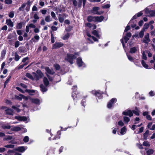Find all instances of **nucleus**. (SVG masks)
I'll use <instances>...</instances> for the list:
<instances>
[{"label": "nucleus", "instance_id": "nucleus-1", "mask_svg": "<svg viewBox=\"0 0 155 155\" xmlns=\"http://www.w3.org/2000/svg\"><path fill=\"white\" fill-rule=\"evenodd\" d=\"M76 57L73 54H68L65 58L64 60L65 61H68L71 64H72L73 63V60L75 59Z\"/></svg>", "mask_w": 155, "mask_h": 155}, {"label": "nucleus", "instance_id": "nucleus-2", "mask_svg": "<svg viewBox=\"0 0 155 155\" xmlns=\"http://www.w3.org/2000/svg\"><path fill=\"white\" fill-rule=\"evenodd\" d=\"M15 118L20 121H23L26 123H27L29 120L28 117L25 116H15Z\"/></svg>", "mask_w": 155, "mask_h": 155}, {"label": "nucleus", "instance_id": "nucleus-3", "mask_svg": "<svg viewBox=\"0 0 155 155\" xmlns=\"http://www.w3.org/2000/svg\"><path fill=\"white\" fill-rule=\"evenodd\" d=\"M145 12L147 15L149 17H153L155 16V12L152 10H149L148 9L145 10Z\"/></svg>", "mask_w": 155, "mask_h": 155}, {"label": "nucleus", "instance_id": "nucleus-4", "mask_svg": "<svg viewBox=\"0 0 155 155\" xmlns=\"http://www.w3.org/2000/svg\"><path fill=\"white\" fill-rule=\"evenodd\" d=\"M150 41V40L149 38V34L148 33H147L144 36L142 41L143 43L148 44Z\"/></svg>", "mask_w": 155, "mask_h": 155}, {"label": "nucleus", "instance_id": "nucleus-5", "mask_svg": "<svg viewBox=\"0 0 155 155\" xmlns=\"http://www.w3.org/2000/svg\"><path fill=\"white\" fill-rule=\"evenodd\" d=\"M117 101V99L115 98H112L109 102L108 103L107 105V107L109 108H111L113 104L111 103L112 102V104H114V103Z\"/></svg>", "mask_w": 155, "mask_h": 155}, {"label": "nucleus", "instance_id": "nucleus-6", "mask_svg": "<svg viewBox=\"0 0 155 155\" xmlns=\"http://www.w3.org/2000/svg\"><path fill=\"white\" fill-rule=\"evenodd\" d=\"M139 48L138 46H137L130 48V53L131 54L135 53L137 51H139Z\"/></svg>", "mask_w": 155, "mask_h": 155}, {"label": "nucleus", "instance_id": "nucleus-7", "mask_svg": "<svg viewBox=\"0 0 155 155\" xmlns=\"http://www.w3.org/2000/svg\"><path fill=\"white\" fill-rule=\"evenodd\" d=\"M99 8L98 7H95L93 8L92 10L93 13L94 14H97V15H101L102 14L103 12H99L98 10H99Z\"/></svg>", "mask_w": 155, "mask_h": 155}, {"label": "nucleus", "instance_id": "nucleus-8", "mask_svg": "<svg viewBox=\"0 0 155 155\" xmlns=\"http://www.w3.org/2000/svg\"><path fill=\"white\" fill-rule=\"evenodd\" d=\"M63 44L61 42H56L53 45L52 48L53 49L58 48L62 47Z\"/></svg>", "mask_w": 155, "mask_h": 155}, {"label": "nucleus", "instance_id": "nucleus-9", "mask_svg": "<svg viewBox=\"0 0 155 155\" xmlns=\"http://www.w3.org/2000/svg\"><path fill=\"white\" fill-rule=\"evenodd\" d=\"M123 114L125 115H128L131 117L133 115L132 111L130 110H126L123 113Z\"/></svg>", "mask_w": 155, "mask_h": 155}, {"label": "nucleus", "instance_id": "nucleus-10", "mask_svg": "<svg viewBox=\"0 0 155 155\" xmlns=\"http://www.w3.org/2000/svg\"><path fill=\"white\" fill-rule=\"evenodd\" d=\"M6 24L11 27H12L14 26L13 22L10 18L7 19L6 20Z\"/></svg>", "mask_w": 155, "mask_h": 155}, {"label": "nucleus", "instance_id": "nucleus-11", "mask_svg": "<svg viewBox=\"0 0 155 155\" xmlns=\"http://www.w3.org/2000/svg\"><path fill=\"white\" fill-rule=\"evenodd\" d=\"M77 64L79 67L84 66V64L82 60V58H79L77 59Z\"/></svg>", "mask_w": 155, "mask_h": 155}, {"label": "nucleus", "instance_id": "nucleus-12", "mask_svg": "<svg viewBox=\"0 0 155 155\" xmlns=\"http://www.w3.org/2000/svg\"><path fill=\"white\" fill-rule=\"evenodd\" d=\"M39 36L37 35H36L34 36V38H32L31 39V40H30V41L31 42H34L35 43L38 41L39 39Z\"/></svg>", "mask_w": 155, "mask_h": 155}, {"label": "nucleus", "instance_id": "nucleus-13", "mask_svg": "<svg viewBox=\"0 0 155 155\" xmlns=\"http://www.w3.org/2000/svg\"><path fill=\"white\" fill-rule=\"evenodd\" d=\"M27 148V147H21L17 148L16 150L20 152H23Z\"/></svg>", "mask_w": 155, "mask_h": 155}, {"label": "nucleus", "instance_id": "nucleus-14", "mask_svg": "<svg viewBox=\"0 0 155 155\" xmlns=\"http://www.w3.org/2000/svg\"><path fill=\"white\" fill-rule=\"evenodd\" d=\"M131 36V34L130 32L127 33L126 35L124 37V39L125 41V43H127L128 41L129 40V38Z\"/></svg>", "mask_w": 155, "mask_h": 155}, {"label": "nucleus", "instance_id": "nucleus-15", "mask_svg": "<svg viewBox=\"0 0 155 155\" xmlns=\"http://www.w3.org/2000/svg\"><path fill=\"white\" fill-rule=\"evenodd\" d=\"M104 19V17L103 16H95V22H101Z\"/></svg>", "mask_w": 155, "mask_h": 155}, {"label": "nucleus", "instance_id": "nucleus-16", "mask_svg": "<svg viewBox=\"0 0 155 155\" xmlns=\"http://www.w3.org/2000/svg\"><path fill=\"white\" fill-rule=\"evenodd\" d=\"M21 128L19 126H12L11 130L14 131H18L21 130Z\"/></svg>", "mask_w": 155, "mask_h": 155}, {"label": "nucleus", "instance_id": "nucleus-17", "mask_svg": "<svg viewBox=\"0 0 155 155\" xmlns=\"http://www.w3.org/2000/svg\"><path fill=\"white\" fill-rule=\"evenodd\" d=\"M45 70L47 72L48 74L53 75L54 73V72L53 70H51L48 67H46Z\"/></svg>", "mask_w": 155, "mask_h": 155}, {"label": "nucleus", "instance_id": "nucleus-18", "mask_svg": "<svg viewBox=\"0 0 155 155\" xmlns=\"http://www.w3.org/2000/svg\"><path fill=\"white\" fill-rule=\"evenodd\" d=\"M87 20L88 21L90 22L92 21L95 22V16H88L87 17Z\"/></svg>", "mask_w": 155, "mask_h": 155}, {"label": "nucleus", "instance_id": "nucleus-19", "mask_svg": "<svg viewBox=\"0 0 155 155\" xmlns=\"http://www.w3.org/2000/svg\"><path fill=\"white\" fill-rule=\"evenodd\" d=\"M43 81L46 86H48L49 84V81L46 77H44L43 79Z\"/></svg>", "mask_w": 155, "mask_h": 155}, {"label": "nucleus", "instance_id": "nucleus-20", "mask_svg": "<svg viewBox=\"0 0 155 155\" xmlns=\"http://www.w3.org/2000/svg\"><path fill=\"white\" fill-rule=\"evenodd\" d=\"M32 74L33 75L34 80L37 81L40 78H41L40 77H39V75L37 74V73H36L35 72H33L32 73Z\"/></svg>", "mask_w": 155, "mask_h": 155}, {"label": "nucleus", "instance_id": "nucleus-21", "mask_svg": "<svg viewBox=\"0 0 155 155\" xmlns=\"http://www.w3.org/2000/svg\"><path fill=\"white\" fill-rule=\"evenodd\" d=\"M31 101L32 103L36 104H40V100L36 98L31 99Z\"/></svg>", "mask_w": 155, "mask_h": 155}, {"label": "nucleus", "instance_id": "nucleus-22", "mask_svg": "<svg viewBox=\"0 0 155 155\" xmlns=\"http://www.w3.org/2000/svg\"><path fill=\"white\" fill-rule=\"evenodd\" d=\"M2 128L4 129H11L12 126L8 124H3L2 126Z\"/></svg>", "mask_w": 155, "mask_h": 155}, {"label": "nucleus", "instance_id": "nucleus-23", "mask_svg": "<svg viewBox=\"0 0 155 155\" xmlns=\"http://www.w3.org/2000/svg\"><path fill=\"white\" fill-rule=\"evenodd\" d=\"M146 151L147 154L148 155H150L152 154L154 152V150L152 149H148L147 150L146 149H145Z\"/></svg>", "mask_w": 155, "mask_h": 155}, {"label": "nucleus", "instance_id": "nucleus-24", "mask_svg": "<svg viewBox=\"0 0 155 155\" xmlns=\"http://www.w3.org/2000/svg\"><path fill=\"white\" fill-rule=\"evenodd\" d=\"M25 92H28L30 95H33L35 92V91L33 90L26 89L25 90Z\"/></svg>", "mask_w": 155, "mask_h": 155}, {"label": "nucleus", "instance_id": "nucleus-25", "mask_svg": "<svg viewBox=\"0 0 155 155\" xmlns=\"http://www.w3.org/2000/svg\"><path fill=\"white\" fill-rule=\"evenodd\" d=\"M5 113L9 115H13V110L11 109H8L5 110Z\"/></svg>", "mask_w": 155, "mask_h": 155}, {"label": "nucleus", "instance_id": "nucleus-26", "mask_svg": "<svg viewBox=\"0 0 155 155\" xmlns=\"http://www.w3.org/2000/svg\"><path fill=\"white\" fill-rule=\"evenodd\" d=\"M70 36V34L69 33H67L62 37V38L64 40H68Z\"/></svg>", "mask_w": 155, "mask_h": 155}, {"label": "nucleus", "instance_id": "nucleus-27", "mask_svg": "<svg viewBox=\"0 0 155 155\" xmlns=\"http://www.w3.org/2000/svg\"><path fill=\"white\" fill-rule=\"evenodd\" d=\"M126 130L127 129L125 126L122 128V129H121V131L120 132V133L121 134V135H123L125 134L126 132Z\"/></svg>", "mask_w": 155, "mask_h": 155}, {"label": "nucleus", "instance_id": "nucleus-28", "mask_svg": "<svg viewBox=\"0 0 155 155\" xmlns=\"http://www.w3.org/2000/svg\"><path fill=\"white\" fill-rule=\"evenodd\" d=\"M15 15V12L13 11L10 12L8 14V17L10 18H13Z\"/></svg>", "mask_w": 155, "mask_h": 155}, {"label": "nucleus", "instance_id": "nucleus-29", "mask_svg": "<svg viewBox=\"0 0 155 155\" xmlns=\"http://www.w3.org/2000/svg\"><path fill=\"white\" fill-rule=\"evenodd\" d=\"M40 87L42 92H45L47 90L46 88L43 84H41L40 85Z\"/></svg>", "mask_w": 155, "mask_h": 155}, {"label": "nucleus", "instance_id": "nucleus-30", "mask_svg": "<svg viewBox=\"0 0 155 155\" xmlns=\"http://www.w3.org/2000/svg\"><path fill=\"white\" fill-rule=\"evenodd\" d=\"M45 20L47 22H49L52 21V19L50 15H48L45 17Z\"/></svg>", "mask_w": 155, "mask_h": 155}, {"label": "nucleus", "instance_id": "nucleus-31", "mask_svg": "<svg viewBox=\"0 0 155 155\" xmlns=\"http://www.w3.org/2000/svg\"><path fill=\"white\" fill-rule=\"evenodd\" d=\"M13 138V137L12 136L7 135L4 138V140H11Z\"/></svg>", "mask_w": 155, "mask_h": 155}, {"label": "nucleus", "instance_id": "nucleus-32", "mask_svg": "<svg viewBox=\"0 0 155 155\" xmlns=\"http://www.w3.org/2000/svg\"><path fill=\"white\" fill-rule=\"evenodd\" d=\"M141 64L144 68L147 69H148V65L143 60H142Z\"/></svg>", "mask_w": 155, "mask_h": 155}, {"label": "nucleus", "instance_id": "nucleus-33", "mask_svg": "<svg viewBox=\"0 0 155 155\" xmlns=\"http://www.w3.org/2000/svg\"><path fill=\"white\" fill-rule=\"evenodd\" d=\"M6 53V51L5 50H3L1 53V57L2 59H3Z\"/></svg>", "mask_w": 155, "mask_h": 155}, {"label": "nucleus", "instance_id": "nucleus-34", "mask_svg": "<svg viewBox=\"0 0 155 155\" xmlns=\"http://www.w3.org/2000/svg\"><path fill=\"white\" fill-rule=\"evenodd\" d=\"M26 76L32 80H34V78L33 75H32L29 73H26Z\"/></svg>", "mask_w": 155, "mask_h": 155}, {"label": "nucleus", "instance_id": "nucleus-35", "mask_svg": "<svg viewBox=\"0 0 155 155\" xmlns=\"http://www.w3.org/2000/svg\"><path fill=\"white\" fill-rule=\"evenodd\" d=\"M26 4V3H24L22 4L21 7L19 8V10L21 11H23L24 8L25 7Z\"/></svg>", "mask_w": 155, "mask_h": 155}, {"label": "nucleus", "instance_id": "nucleus-36", "mask_svg": "<svg viewBox=\"0 0 155 155\" xmlns=\"http://www.w3.org/2000/svg\"><path fill=\"white\" fill-rule=\"evenodd\" d=\"M23 22H20L18 23L16 25V28L18 29H21L22 28V25L23 24Z\"/></svg>", "mask_w": 155, "mask_h": 155}, {"label": "nucleus", "instance_id": "nucleus-37", "mask_svg": "<svg viewBox=\"0 0 155 155\" xmlns=\"http://www.w3.org/2000/svg\"><path fill=\"white\" fill-rule=\"evenodd\" d=\"M37 74L39 75L41 78L43 76V74L40 70H38L36 71Z\"/></svg>", "mask_w": 155, "mask_h": 155}, {"label": "nucleus", "instance_id": "nucleus-38", "mask_svg": "<svg viewBox=\"0 0 155 155\" xmlns=\"http://www.w3.org/2000/svg\"><path fill=\"white\" fill-rule=\"evenodd\" d=\"M136 110H133L132 111V113H134L136 115L139 116V111L137 107L135 108Z\"/></svg>", "mask_w": 155, "mask_h": 155}, {"label": "nucleus", "instance_id": "nucleus-39", "mask_svg": "<svg viewBox=\"0 0 155 155\" xmlns=\"http://www.w3.org/2000/svg\"><path fill=\"white\" fill-rule=\"evenodd\" d=\"M92 33L93 35H94L95 36H96L98 38H100V35L98 34V33L97 31H93L92 32Z\"/></svg>", "mask_w": 155, "mask_h": 155}, {"label": "nucleus", "instance_id": "nucleus-40", "mask_svg": "<svg viewBox=\"0 0 155 155\" xmlns=\"http://www.w3.org/2000/svg\"><path fill=\"white\" fill-rule=\"evenodd\" d=\"M124 121L125 123H127L130 121V118L127 117L125 116L123 117Z\"/></svg>", "mask_w": 155, "mask_h": 155}, {"label": "nucleus", "instance_id": "nucleus-41", "mask_svg": "<svg viewBox=\"0 0 155 155\" xmlns=\"http://www.w3.org/2000/svg\"><path fill=\"white\" fill-rule=\"evenodd\" d=\"M149 133V131L148 130H147L145 133L143 134L144 138L145 139H146L148 136V134Z\"/></svg>", "mask_w": 155, "mask_h": 155}, {"label": "nucleus", "instance_id": "nucleus-42", "mask_svg": "<svg viewBox=\"0 0 155 155\" xmlns=\"http://www.w3.org/2000/svg\"><path fill=\"white\" fill-rule=\"evenodd\" d=\"M87 35L89 37V38H91L94 41H97V39L94 36H91L90 34L88 33H87Z\"/></svg>", "mask_w": 155, "mask_h": 155}, {"label": "nucleus", "instance_id": "nucleus-43", "mask_svg": "<svg viewBox=\"0 0 155 155\" xmlns=\"http://www.w3.org/2000/svg\"><path fill=\"white\" fill-rule=\"evenodd\" d=\"M149 24L146 23L145 24L142 30H144V31H145L147 29L149 28Z\"/></svg>", "mask_w": 155, "mask_h": 155}, {"label": "nucleus", "instance_id": "nucleus-44", "mask_svg": "<svg viewBox=\"0 0 155 155\" xmlns=\"http://www.w3.org/2000/svg\"><path fill=\"white\" fill-rule=\"evenodd\" d=\"M144 30H142L139 34V35L140 38H142L144 35Z\"/></svg>", "mask_w": 155, "mask_h": 155}, {"label": "nucleus", "instance_id": "nucleus-45", "mask_svg": "<svg viewBox=\"0 0 155 155\" xmlns=\"http://www.w3.org/2000/svg\"><path fill=\"white\" fill-rule=\"evenodd\" d=\"M143 146L146 147H149L150 146V144L147 141H145L143 143Z\"/></svg>", "mask_w": 155, "mask_h": 155}, {"label": "nucleus", "instance_id": "nucleus-46", "mask_svg": "<svg viewBox=\"0 0 155 155\" xmlns=\"http://www.w3.org/2000/svg\"><path fill=\"white\" fill-rule=\"evenodd\" d=\"M127 55L128 59L131 61H133L134 60L133 58L130 55L127 54Z\"/></svg>", "mask_w": 155, "mask_h": 155}, {"label": "nucleus", "instance_id": "nucleus-47", "mask_svg": "<svg viewBox=\"0 0 155 155\" xmlns=\"http://www.w3.org/2000/svg\"><path fill=\"white\" fill-rule=\"evenodd\" d=\"M12 108L18 112H19L20 111V109L17 107H16L13 106L12 107Z\"/></svg>", "mask_w": 155, "mask_h": 155}, {"label": "nucleus", "instance_id": "nucleus-48", "mask_svg": "<svg viewBox=\"0 0 155 155\" xmlns=\"http://www.w3.org/2000/svg\"><path fill=\"white\" fill-rule=\"evenodd\" d=\"M29 137L28 136H26L23 139V141L25 142H27L29 140Z\"/></svg>", "mask_w": 155, "mask_h": 155}, {"label": "nucleus", "instance_id": "nucleus-49", "mask_svg": "<svg viewBox=\"0 0 155 155\" xmlns=\"http://www.w3.org/2000/svg\"><path fill=\"white\" fill-rule=\"evenodd\" d=\"M142 58L144 60H146L147 59V57L146 55V54L144 53V51H143L142 54Z\"/></svg>", "mask_w": 155, "mask_h": 155}, {"label": "nucleus", "instance_id": "nucleus-50", "mask_svg": "<svg viewBox=\"0 0 155 155\" xmlns=\"http://www.w3.org/2000/svg\"><path fill=\"white\" fill-rule=\"evenodd\" d=\"M118 125L121 127H122L124 125V123L121 120L119 121L118 123Z\"/></svg>", "mask_w": 155, "mask_h": 155}, {"label": "nucleus", "instance_id": "nucleus-51", "mask_svg": "<svg viewBox=\"0 0 155 155\" xmlns=\"http://www.w3.org/2000/svg\"><path fill=\"white\" fill-rule=\"evenodd\" d=\"M5 147L7 148H13L14 147V145L12 144H9L8 145H5Z\"/></svg>", "mask_w": 155, "mask_h": 155}, {"label": "nucleus", "instance_id": "nucleus-52", "mask_svg": "<svg viewBox=\"0 0 155 155\" xmlns=\"http://www.w3.org/2000/svg\"><path fill=\"white\" fill-rule=\"evenodd\" d=\"M20 58L17 54H15V60L16 61H18L19 59Z\"/></svg>", "mask_w": 155, "mask_h": 155}, {"label": "nucleus", "instance_id": "nucleus-53", "mask_svg": "<svg viewBox=\"0 0 155 155\" xmlns=\"http://www.w3.org/2000/svg\"><path fill=\"white\" fill-rule=\"evenodd\" d=\"M5 2L6 4H12V0H5Z\"/></svg>", "mask_w": 155, "mask_h": 155}, {"label": "nucleus", "instance_id": "nucleus-54", "mask_svg": "<svg viewBox=\"0 0 155 155\" xmlns=\"http://www.w3.org/2000/svg\"><path fill=\"white\" fill-rule=\"evenodd\" d=\"M93 94L98 97L100 96L101 95V94L97 91H95L94 93L93 92Z\"/></svg>", "mask_w": 155, "mask_h": 155}, {"label": "nucleus", "instance_id": "nucleus-55", "mask_svg": "<svg viewBox=\"0 0 155 155\" xmlns=\"http://www.w3.org/2000/svg\"><path fill=\"white\" fill-rule=\"evenodd\" d=\"M58 20L61 23H62L64 21V19L63 18L61 17H58Z\"/></svg>", "mask_w": 155, "mask_h": 155}, {"label": "nucleus", "instance_id": "nucleus-56", "mask_svg": "<svg viewBox=\"0 0 155 155\" xmlns=\"http://www.w3.org/2000/svg\"><path fill=\"white\" fill-rule=\"evenodd\" d=\"M110 4H106L103 5L102 7L104 8H110Z\"/></svg>", "mask_w": 155, "mask_h": 155}, {"label": "nucleus", "instance_id": "nucleus-57", "mask_svg": "<svg viewBox=\"0 0 155 155\" xmlns=\"http://www.w3.org/2000/svg\"><path fill=\"white\" fill-rule=\"evenodd\" d=\"M93 24H91L90 23H87L85 24V25L88 28H91Z\"/></svg>", "mask_w": 155, "mask_h": 155}, {"label": "nucleus", "instance_id": "nucleus-58", "mask_svg": "<svg viewBox=\"0 0 155 155\" xmlns=\"http://www.w3.org/2000/svg\"><path fill=\"white\" fill-rule=\"evenodd\" d=\"M19 45V42L17 41L15 43V48L18 47Z\"/></svg>", "mask_w": 155, "mask_h": 155}, {"label": "nucleus", "instance_id": "nucleus-59", "mask_svg": "<svg viewBox=\"0 0 155 155\" xmlns=\"http://www.w3.org/2000/svg\"><path fill=\"white\" fill-rule=\"evenodd\" d=\"M54 66L56 69L57 70H59L60 68V66L58 64H55L54 65Z\"/></svg>", "mask_w": 155, "mask_h": 155}, {"label": "nucleus", "instance_id": "nucleus-60", "mask_svg": "<svg viewBox=\"0 0 155 155\" xmlns=\"http://www.w3.org/2000/svg\"><path fill=\"white\" fill-rule=\"evenodd\" d=\"M16 88L17 90H18V91H20L21 92H22V93H25V91H23L19 87H16Z\"/></svg>", "mask_w": 155, "mask_h": 155}, {"label": "nucleus", "instance_id": "nucleus-61", "mask_svg": "<svg viewBox=\"0 0 155 155\" xmlns=\"http://www.w3.org/2000/svg\"><path fill=\"white\" fill-rule=\"evenodd\" d=\"M40 12H41L42 14L44 15L46 14L47 11L46 10L42 9L41 10Z\"/></svg>", "mask_w": 155, "mask_h": 155}, {"label": "nucleus", "instance_id": "nucleus-62", "mask_svg": "<svg viewBox=\"0 0 155 155\" xmlns=\"http://www.w3.org/2000/svg\"><path fill=\"white\" fill-rule=\"evenodd\" d=\"M130 29V25H127L126 27L125 28V29L124 30V31H127Z\"/></svg>", "mask_w": 155, "mask_h": 155}, {"label": "nucleus", "instance_id": "nucleus-63", "mask_svg": "<svg viewBox=\"0 0 155 155\" xmlns=\"http://www.w3.org/2000/svg\"><path fill=\"white\" fill-rule=\"evenodd\" d=\"M34 18L36 20H38L39 18V17L37 14H34Z\"/></svg>", "mask_w": 155, "mask_h": 155}, {"label": "nucleus", "instance_id": "nucleus-64", "mask_svg": "<svg viewBox=\"0 0 155 155\" xmlns=\"http://www.w3.org/2000/svg\"><path fill=\"white\" fill-rule=\"evenodd\" d=\"M151 35L152 36H155V29L153 30L150 33Z\"/></svg>", "mask_w": 155, "mask_h": 155}]
</instances>
